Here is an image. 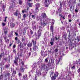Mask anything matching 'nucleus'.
<instances>
[{
  "mask_svg": "<svg viewBox=\"0 0 80 80\" xmlns=\"http://www.w3.org/2000/svg\"><path fill=\"white\" fill-rule=\"evenodd\" d=\"M63 37H64V39H65V40H67V36H66V35H64Z\"/></svg>",
  "mask_w": 80,
  "mask_h": 80,
  "instance_id": "c756f323",
  "label": "nucleus"
},
{
  "mask_svg": "<svg viewBox=\"0 0 80 80\" xmlns=\"http://www.w3.org/2000/svg\"><path fill=\"white\" fill-rule=\"evenodd\" d=\"M19 5H22L23 2L22 0H19Z\"/></svg>",
  "mask_w": 80,
  "mask_h": 80,
  "instance_id": "f3484780",
  "label": "nucleus"
},
{
  "mask_svg": "<svg viewBox=\"0 0 80 80\" xmlns=\"http://www.w3.org/2000/svg\"><path fill=\"white\" fill-rule=\"evenodd\" d=\"M20 43V40H18V43Z\"/></svg>",
  "mask_w": 80,
  "mask_h": 80,
  "instance_id": "052dcab7",
  "label": "nucleus"
},
{
  "mask_svg": "<svg viewBox=\"0 0 80 80\" xmlns=\"http://www.w3.org/2000/svg\"><path fill=\"white\" fill-rule=\"evenodd\" d=\"M23 17L24 18H25L27 17V14H24L23 15Z\"/></svg>",
  "mask_w": 80,
  "mask_h": 80,
  "instance_id": "393cba45",
  "label": "nucleus"
},
{
  "mask_svg": "<svg viewBox=\"0 0 80 80\" xmlns=\"http://www.w3.org/2000/svg\"><path fill=\"white\" fill-rule=\"evenodd\" d=\"M18 75H19V77H21V76H22V73H19Z\"/></svg>",
  "mask_w": 80,
  "mask_h": 80,
  "instance_id": "c9c22d12",
  "label": "nucleus"
},
{
  "mask_svg": "<svg viewBox=\"0 0 80 80\" xmlns=\"http://www.w3.org/2000/svg\"><path fill=\"white\" fill-rule=\"evenodd\" d=\"M10 67V63H8V65L7 64L5 65V68L6 69H8L9 68V67Z\"/></svg>",
  "mask_w": 80,
  "mask_h": 80,
  "instance_id": "ddd939ff",
  "label": "nucleus"
},
{
  "mask_svg": "<svg viewBox=\"0 0 80 80\" xmlns=\"http://www.w3.org/2000/svg\"><path fill=\"white\" fill-rule=\"evenodd\" d=\"M60 3V5L59 7H62V4L61 2Z\"/></svg>",
  "mask_w": 80,
  "mask_h": 80,
  "instance_id": "8fccbe9b",
  "label": "nucleus"
},
{
  "mask_svg": "<svg viewBox=\"0 0 80 80\" xmlns=\"http://www.w3.org/2000/svg\"><path fill=\"white\" fill-rule=\"evenodd\" d=\"M13 15L15 16H17V15H18V13L17 12H15L13 13Z\"/></svg>",
  "mask_w": 80,
  "mask_h": 80,
  "instance_id": "412c9836",
  "label": "nucleus"
},
{
  "mask_svg": "<svg viewBox=\"0 0 80 80\" xmlns=\"http://www.w3.org/2000/svg\"><path fill=\"white\" fill-rule=\"evenodd\" d=\"M13 74H14V75H15V74H17V71H15V69H13Z\"/></svg>",
  "mask_w": 80,
  "mask_h": 80,
  "instance_id": "aec40b11",
  "label": "nucleus"
},
{
  "mask_svg": "<svg viewBox=\"0 0 80 80\" xmlns=\"http://www.w3.org/2000/svg\"><path fill=\"white\" fill-rule=\"evenodd\" d=\"M15 47H16V46L14 44L13 46V48H15Z\"/></svg>",
  "mask_w": 80,
  "mask_h": 80,
  "instance_id": "0e129e2a",
  "label": "nucleus"
},
{
  "mask_svg": "<svg viewBox=\"0 0 80 80\" xmlns=\"http://www.w3.org/2000/svg\"><path fill=\"white\" fill-rule=\"evenodd\" d=\"M75 66L74 65L73 67H72L71 68H72L73 69H75Z\"/></svg>",
  "mask_w": 80,
  "mask_h": 80,
  "instance_id": "ea45409f",
  "label": "nucleus"
},
{
  "mask_svg": "<svg viewBox=\"0 0 80 80\" xmlns=\"http://www.w3.org/2000/svg\"><path fill=\"white\" fill-rule=\"evenodd\" d=\"M11 75V74L9 73H7L5 74L4 76H6V77H10Z\"/></svg>",
  "mask_w": 80,
  "mask_h": 80,
  "instance_id": "f8f14e48",
  "label": "nucleus"
},
{
  "mask_svg": "<svg viewBox=\"0 0 80 80\" xmlns=\"http://www.w3.org/2000/svg\"><path fill=\"white\" fill-rule=\"evenodd\" d=\"M21 63H22V65L21 66V67L20 68V70L21 72H24V70H25V68H23V67L25 66V64H24V62H21Z\"/></svg>",
  "mask_w": 80,
  "mask_h": 80,
  "instance_id": "f03ea898",
  "label": "nucleus"
},
{
  "mask_svg": "<svg viewBox=\"0 0 80 80\" xmlns=\"http://www.w3.org/2000/svg\"><path fill=\"white\" fill-rule=\"evenodd\" d=\"M30 32L31 35H32V34H33V32L31 29L30 30Z\"/></svg>",
  "mask_w": 80,
  "mask_h": 80,
  "instance_id": "473e14b6",
  "label": "nucleus"
},
{
  "mask_svg": "<svg viewBox=\"0 0 80 80\" xmlns=\"http://www.w3.org/2000/svg\"><path fill=\"white\" fill-rule=\"evenodd\" d=\"M32 29L33 30H34V29H35V30H36V26H34V28H32Z\"/></svg>",
  "mask_w": 80,
  "mask_h": 80,
  "instance_id": "c03bdc74",
  "label": "nucleus"
},
{
  "mask_svg": "<svg viewBox=\"0 0 80 80\" xmlns=\"http://www.w3.org/2000/svg\"><path fill=\"white\" fill-rule=\"evenodd\" d=\"M32 42L33 43V46L35 45H37V41H36L34 40V39H32Z\"/></svg>",
  "mask_w": 80,
  "mask_h": 80,
  "instance_id": "6e6552de",
  "label": "nucleus"
},
{
  "mask_svg": "<svg viewBox=\"0 0 80 80\" xmlns=\"http://www.w3.org/2000/svg\"><path fill=\"white\" fill-rule=\"evenodd\" d=\"M48 58H46L45 59V62L46 63H48Z\"/></svg>",
  "mask_w": 80,
  "mask_h": 80,
  "instance_id": "bb28decb",
  "label": "nucleus"
},
{
  "mask_svg": "<svg viewBox=\"0 0 80 80\" xmlns=\"http://www.w3.org/2000/svg\"><path fill=\"white\" fill-rule=\"evenodd\" d=\"M32 42H29L27 46L28 47H31L32 46Z\"/></svg>",
  "mask_w": 80,
  "mask_h": 80,
  "instance_id": "9b49d317",
  "label": "nucleus"
},
{
  "mask_svg": "<svg viewBox=\"0 0 80 80\" xmlns=\"http://www.w3.org/2000/svg\"><path fill=\"white\" fill-rule=\"evenodd\" d=\"M32 18H35V15H32Z\"/></svg>",
  "mask_w": 80,
  "mask_h": 80,
  "instance_id": "bf43d9fd",
  "label": "nucleus"
},
{
  "mask_svg": "<svg viewBox=\"0 0 80 80\" xmlns=\"http://www.w3.org/2000/svg\"><path fill=\"white\" fill-rule=\"evenodd\" d=\"M41 68H42L43 70H47L48 69V67L47 66H46V65L45 64H42L41 65Z\"/></svg>",
  "mask_w": 80,
  "mask_h": 80,
  "instance_id": "7ed1b4c3",
  "label": "nucleus"
},
{
  "mask_svg": "<svg viewBox=\"0 0 80 80\" xmlns=\"http://www.w3.org/2000/svg\"><path fill=\"white\" fill-rule=\"evenodd\" d=\"M69 22H72V20H71V19H69Z\"/></svg>",
  "mask_w": 80,
  "mask_h": 80,
  "instance_id": "774afa93",
  "label": "nucleus"
},
{
  "mask_svg": "<svg viewBox=\"0 0 80 80\" xmlns=\"http://www.w3.org/2000/svg\"><path fill=\"white\" fill-rule=\"evenodd\" d=\"M4 55V52H3L2 53H1L0 55V60H1L2 57V56L3 57V55Z\"/></svg>",
  "mask_w": 80,
  "mask_h": 80,
  "instance_id": "4468645a",
  "label": "nucleus"
},
{
  "mask_svg": "<svg viewBox=\"0 0 80 80\" xmlns=\"http://www.w3.org/2000/svg\"><path fill=\"white\" fill-rule=\"evenodd\" d=\"M19 12V10H18L17 9L16 10V12H17V13H18V12Z\"/></svg>",
  "mask_w": 80,
  "mask_h": 80,
  "instance_id": "603ef678",
  "label": "nucleus"
},
{
  "mask_svg": "<svg viewBox=\"0 0 80 80\" xmlns=\"http://www.w3.org/2000/svg\"><path fill=\"white\" fill-rule=\"evenodd\" d=\"M32 3H28V5L29 7H32Z\"/></svg>",
  "mask_w": 80,
  "mask_h": 80,
  "instance_id": "5701e85b",
  "label": "nucleus"
},
{
  "mask_svg": "<svg viewBox=\"0 0 80 80\" xmlns=\"http://www.w3.org/2000/svg\"><path fill=\"white\" fill-rule=\"evenodd\" d=\"M4 80H7V76H5V75H4Z\"/></svg>",
  "mask_w": 80,
  "mask_h": 80,
  "instance_id": "f704fd0d",
  "label": "nucleus"
},
{
  "mask_svg": "<svg viewBox=\"0 0 80 80\" xmlns=\"http://www.w3.org/2000/svg\"><path fill=\"white\" fill-rule=\"evenodd\" d=\"M13 52L15 54V53H16V51L15 49H14L13 50Z\"/></svg>",
  "mask_w": 80,
  "mask_h": 80,
  "instance_id": "37998d69",
  "label": "nucleus"
},
{
  "mask_svg": "<svg viewBox=\"0 0 80 80\" xmlns=\"http://www.w3.org/2000/svg\"><path fill=\"white\" fill-rule=\"evenodd\" d=\"M33 51H36V50L37 51L38 50V47L37 46V45H35L34 46H33Z\"/></svg>",
  "mask_w": 80,
  "mask_h": 80,
  "instance_id": "20e7f679",
  "label": "nucleus"
},
{
  "mask_svg": "<svg viewBox=\"0 0 80 80\" xmlns=\"http://www.w3.org/2000/svg\"><path fill=\"white\" fill-rule=\"evenodd\" d=\"M54 76L55 77H57L58 76V72H56L54 74Z\"/></svg>",
  "mask_w": 80,
  "mask_h": 80,
  "instance_id": "6ab92c4d",
  "label": "nucleus"
},
{
  "mask_svg": "<svg viewBox=\"0 0 80 80\" xmlns=\"http://www.w3.org/2000/svg\"><path fill=\"white\" fill-rule=\"evenodd\" d=\"M71 46L72 47L74 48V47H76V44L75 43H72L71 44Z\"/></svg>",
  "mask_w": 80,
  "mask_h": 80,
  "instance_id": "a211bd4d",
  "label": "nucleus"
},
{
  "mask_svg": "<svg viewBox=\"0 0 80 80\" xmlns=\"http://www.w3.org/2000/svg\"><path fill=\"white\" fill-rule=\"evenodd\" d=\"M51 41L53 42H54V38H53V39H52V38H51Z\"/></svg>",
  "mask_w": 80,
  "mask_h": 80,
  "instance_id": "5fc2aeb1",
  "label": "nucleus"
},
{
  "mask_svg": "<svg viewBox=\"0 0 80 80\" xmlns=\"http://www.w3.org/2000/svg\"><path fill=\"white\" fill-rule=\"evenodd\" d=\"M56 79V77L55 76H53L51 77V80H55Z\"/></svg>",
  "mask_w": 80,
  "mask_h": 80,
  "instance_id": "dca6fc26",
  "label": "nucleus"
},
{
  "mask_svg": "<svg viewBox=\"0 0 80 80\" xmlns=\"http://www.w3.org/2000/svg\"><path fill=\"white\" fill-rule=\"evenodd\" d=\"M47 24V22H45L44 21H43V23L42 22H41V25L42 26V25H43V27H44L45 25H46Z\"/></svg>",
  "mask_w": 80,
  "mask_h": 80,
  "instance_id": "9d476101",
  "label": "nucleus"
},
{
  "mask_svg": "<svg viewBox=\"0 0 80 80\" xmlns=\"http://www.w3.org/2000/svg\"><path fill=\"white\" fill-rule=\"evenodd\" d=\"M4 60H5V61H6V62L7 61V60H8V58H4Z\"/></svg>",
  "mask_w": 80,
  "mask_h": 80,
  "instance_id": "a19ab883",
  "label": "nucleus"
},
{
  "mask_svg": "<svg viewBox=\"0 0 80 80\" xmlns=\"http://www.w3.org/2000/svg\"><path fill=\"white\" fill-rule=\"evenodd\" d=\"M15 26V23H12L10 24V27L11 28H13Z\"/></svg>",
  "mask_w": 80,
  "mask_h": 80,
  "instance_id": "2eb2a0df",
  "label": "nucleus"
},
{
  "mask_svg": "<svg viewBox=\"0 0 80 80\" xmlns=\"http://www.w3.org/2000/svg\"><path fill=\"white\" fill-rule=\"evenodd\" d=\"M47 2H48V0H45L44 3L45 5H47Z\"/></svg>",
  "mask_w": 80,
  "mask_h": 80,
  "instance_id": "2f4dec72",
  "label": "nucleus"
},
{
  "mask_svg": "<svg viewBox=\"0 0 80 80\" xmlns=\"http://www.w3.org/2000/svg\"><path fill=\"white\" fill-rule=\"evenodd\" d=\"M25 38H22V42H24V41H25Z\"/></svg>",
  "mask_w": 80,
  "mask_h": 80,
  "instance_id": "7c9ffc66",
  "label": "nucleus"
},
{
  "mask_svg": "<svg viewBox=\"0 0 80 80\" xmlns=\"http://www.w3.org/2000/svg\"><path fill=\"white\" fill-rule=\"evenodd\" d=\"M50 30H51V32H52V34L53 33V25H51L50 28Z\"/></svg>",
  "mask_w": 80,
  "mask_h": 80,
  "instance_id": "1a4fd4ad",
  "label": "nucleus"
},
{
  "mask_svg": "<svg viewBox=\"0 0 80 80\" xmlns=\"http://www.w3.org/2000/svg\"><path fill=\"white\" fill-rule=\"evenodd\" d=\"M38 39H39V38H40V37L42 35V32H40V30H38Z\"/></svg>",
  "mask_w": 80,
  "mask_h": 80,
  "instance_id": "0eeeda50",
  "label": "nucleus"
},
{
  "mask_svg": "<svg viewBox=\"0 0 80 80\" xmlns=\"http://www.w3.org/2000/svg\"><path fill=\"white\" fill-rule=\"evenodd\" d=\"M54 72H52L51 73V75H53V74L54 73Z\"/></svg>",
  "mask_w": 80,
  "mask_h": 80,
  "instance_id": "338daca9",
  "label": "nucleus"
},
{
  "mask_svg": "<svg viewBox=\"0 0 80 80\" xmlns=\"http://www.w3.org/2000/svg\"><path fill=\"white\" fill-rule=\"evenodd\" d=\"M19 69L18 68H16V70L15 71H17V70H18Z\"/></svg>",
  "mask_w": 80,
  "mask_h": 80,
  "instance_id": "e2e57ef3",
  "label": "nucleus"
},
{
  "mask_svg": "<svg viewBox=\"0 0 80 80\" xmlns=\"http://www.w3.org/2000/svg\"><path fill=\"white\" fill-rule=\"evenodd\" d=\"M15 40L16 41H17L18 40V38L16 36V37L15 38Z\"/></svg>",
  "mask_w": 80,
  "mask_h": 80,
  "instance_id": "79ce46f5",
  "label": "nucleus"
},
{
  "mask_svg": "<svg viewBox=\"0 0 80 80\" xmlns=\"http://www.w3.org/2000/svg\"><path fill=\"white\" fill-rule=\"evenodd\" d=\"M8 28H5L4 29V33L5 35H7L8 32Z\"/></svg>",
  "mask_w": 80,
  "mask_h": 80,
  "instance_id": "39448f33",
  "label": "nucleus"
},
{
  "mask_svg": "<svg viewBox=\"0 0 80 80\" xmlns=\"http://www.w3.org/2000/svg\"><path fill=\"white\" fill-rule=\"evenodd\" d=\"M61 18H63V19H65V17H63V16H61Z\"/></svg>",
  "mask_w": 80,
  "mask_h": 80,
  "instance_id": "6e6d98bb",
  "label": "nucleus"
},
{
  "mask_svg": "<svg viewBox=\"0 0 80 80\" xmlns=\"http://www.w3.org/2000/svg\"><path fill=\"white\" fill-rule=\"evenodd\" d=\"M75 12H77V13H78V10L77 9H75Z\"/></svg>",
  "mask_w": 80,
  "mask_h": 80,
  "instance_id": "13d9d810",
  "label": "nucleus"
},
{
  "mask_svg": "<svg viewBox=\"0 0 80 80\" xmlns=\"http://www.w3.org/2000/svg\"><path fill=\"white\" fill-rule=\"evenodd\" d=\"M31 55V52H29L28 54V57Z\"/></svg>",
  "mask_w": 80,
  "mask_h": 80,
  "instance_id": "49530a36",
  "label": "nucleus"
},
{
  "mask_svg": "<svg viewBox=\"0 0 80 80\" xmlns=\"http://www.w3.org/2000/svg\"><path fill=\"white\" fill-rule=\"evenodd\" d=\"M55 38L56 40H58L59 39V38H60V37H58V38H57V37H55Z\"/></svg>",
  "mask_w": 80,
  "mask_h": 80,
  "instance_id": "72a5a7b5",
  "label": "nucleus"
},
{
  "mask_svg": "<svg viewBox=\"0 0 80 80\" xmlns=\"http://www.w3.org/2000/svg\"><path fill=\"white\" fill-rule=\"evenodd\" d=\"M5 42L6 43H9V39H7V40Z\"/></svg>",
  "mask_w": 80,
  "mask_h": 80,
  "instance_id": "58836bf2",
  "label": "nucleus"
},
{
  "mask_svg": "<svg viewBox=\"0 0 80 80\" xmlns=\"http://www.w3.org/2000/svg\"><path fill=\"white\" fill-rule=\"evenodd\" d=\"M18 57L17 56H16L15 57V60H13V63L15 64L16 66H18Z\"/></svg>",
  "mask_w": 80,
  "mask_h": 80,
  "instance_id": "f257e3e1",
  "label": "nucleus"
},
{
  "mask_svg": "<svg viewBox=\"0 0 80 80\" xmlns=\"http://www.w3.org/2000/svg\"><path fill=\"white\" fill-rule=\"evenodd\" d=\"M35 10L36 11H37L38 10V8L37 7H36Z\"/></svg>",
  "mask_w": 80,
  "mask_h": 80,
  "instance_id": "09e8293b",
  "label": "nucleus"
},
{
  "mask_svg": "<svg viewBox=\"0 0 80 80\" xmlns=\"http://www.w3.org/2000/svg\"><path fill=\"white\" fill-rule=\"evenodd\" d=\"M71 36V35H70V32H69V35H68V37H69V38H70V36Z\"/></svg>",
  "mask_w": 80,
  "mask_h": 80,
  "instance_id": "69168bd1",
  "label": "nucleus"
},
{
  "mask_svg": "<svg viewBox=\"0 0 80 80\" xmlns=\"http://www.w3.org/2000/svg\"><path fill=\"white\" fill-rule=\"evenodd\" d=\"M15 34L16 35V36L17 37H19V36L18 35V33H17V32H15Z\"/></svg>",
  "mask_w": 80,
  "mask_h": 80,
  "instance_id": "cd10ccee",
  "label": "nucleus"
},
{
  "mask_svg": "<svg viewBox=\"0 0 80 80\" xmlns=\"http://www.w3.org/2000/svg\"><path fill=\"white\" fill-rule=\"evenodd\" d=\"M27 74H26L24 75L23 76V78L24 79L25 78H27Z\"/></svg>",
  "mask_w": 80,
  "mask_h": 80,
  "instance_id": "b1692460",
  "label": "nucleus"
},
{
  "mask_svg": "<svg viewBox=\"0 0 80 80\" xmlns=\"http://www.w3.org/2000/svg\"><path fill=\"white\" fill-rule=\"evenodd\" d=\"M77 72H78V73H80V68H79L78 69V70Z\"/></svg>",
  "mask_w": 80,
  "mask_h": 80,
  "instance_id": "4c0bfd02",
  "label": "nucleus"
},
{
  "mask_svg": "<svg viewBox=\"0 0 80 80\" xmlns=\"http://www.w3.org/2000/svg\"><path fill=\"white\" fill-rule=\"evenodd\" d=\"M3 78V74L0 75V80H1V79H2Z\"/></svg>",
  "mask_w": 80,
  "mask_h": 80,
  "instance_id": "4be33fe9",
  "label": "nucleus"
},
{
  "mask_svg": "<svg viewBox=\"0 0 80 80\" xmlns=\"http://www.w3.org/2000/svg\"><path fill=\"white\" fill-rule=\"evenodd\" d=\"M38 30H39L40 32H42V27L41 26H39V29Z\"/></svg>",
  "mask_w": 80,
  "mask_h": 80,
  "instance_id": "c85d7f7f",
  "label": "nucleus"
},
{
  "mask_svg": "<svg viewBox=\"0 0 80 80\" xmlns=\"http://www.w3.org/2000/svg\"><path fill=\"white\" fill-rule=\"evenodd\" d=\"M7 17H6L5 18L4 22H7Z\"/></svg>",
  "mask_w": 80,
  "mask_h": 80,
  "instance_id": "e433bc0d",
  "label": "nucleus"
},
{
  "mask_svg": "<svg viewBox=\"0 0 80 80\" xmlns=\"http://www.w3.org/2000/svg\"><path fill=\"white\" fill-rule=\"evenodd\" d=\"M50 44H51V45H52H52H53V42H50Z\"/></svg>",
  "mask_w": 80,
  "mask_h": 80,
  "instance_id": "864d4df0",
  "label": "nucleus"
},
{
  "mask_svg": "<svg viewBox=\"0 0 80 80\" xmlns=\"http://www.w3.org/2000/svg\"><path fill=\"white\" fill-rule=\"evenodd\" d=\"M40 4L38 3H37L36 4V6L37 7V6H38V5H40Z\"/></svg>",
  "mask_w": 80,
  "mask_h": 80,
  "instance_id": "4d7b16f0",
  "label": "nucleus"
},
{
  "mask_svg": "<svg viewBox=\"0 0 80 80\" xmlns=\"http://www.w3.org/2000/svg\"><path fill=\"white\" fill-rule=\"evenodd\" d=\"M24 80H28V78L27 77V78H24Z\"/></svg>",
  "mask_w": 80,
  "mask_h": 80,
  "instance_id": "3c124183",
  "label": "nucleus"
},
{
  "mask_svg": "<svg viewBox=\"0 0 80 80\" xmlns=\"http://www.w3.org/2000/svg\"><path fill=\"white\" fill-rule=\"evenodd\" d=\"M12 43L11 42H10V43L9 44V47H12Z\"/></svg>",
  "mask_w": 80,
  "mask_h": 80,
  "instance_id": "de8ad7c7",
  "label": "nucleus"
},
{
  "mask_svg": "<svg viewBox=\"0 0 80 80\" xmlns=\"http://www.w3.org/2000/svg\"><path fill=\"white\" fill-rule=\"evenodd\" d=\"M5 23L4 22H3L2 23V26H5Z\"/></svg>",
  "mask_w": 80,
  "mask_h": 80,
  "instance_id": "a18cd8bd",
  "label": "nucleus"
},
{
  "mask_svg": "<svg viewBox=\"0 0 80 80\" xmlns=\"http://www.w3.org/2000/svg\"><path fill=\"white\" fill-rule=\"evenodd\" d=\"M58 51V50L57 48H56L54 50V52H55V53H57Z\"/></svg>",
  "mask_w": 80,
  "mask_h": 80,
  "instance_id": "a878e982",
  "label": "nucleus"
},
{
  "mask_svg": "<svg viewBox=\"0 0 80 80\" xmlns=\"http://www.w3.org/2000/svg\"><path fill=\"white\" fill-rule=\"evenodd\" d=\"M49 5L46 4L45 6V7H48Z\"/></svg>",
  "mask_w": 80,
  "mask_h": 80,
  "instance_id": "680f3d73",
  "label": "nucleus"
},
{
  "mask_svg": "<svg viewBox=\"0 0 80 80\" xmlns=\"http://www.w3.org/2000/svg\"><path fill=\"white\" fill-rule=\"evenodd\" d=\"M41 16L42 17V18H45L47 17V15L45 13H43L42 14Z\"/></svg>",
  "mask_w": 80,
  "mask_h": 80,
  "instance_id": "423d86ee",
  "label": "nucleus"
}]
</instances>
